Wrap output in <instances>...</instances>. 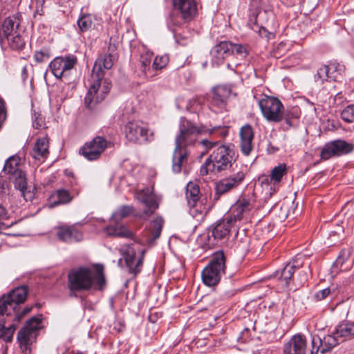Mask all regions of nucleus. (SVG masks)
Segmentation results:
<instances>
[{"mask_svg": "<svg viewBox=\"0 0 354 354\" xmlns=\"http://www.w3.org/2000/svg\"><path fill=\"white\" fill-rule=\"evenodd\" d=\"M209 133H216L221 138L228 134V130L224 127H215L207 129L182 117L179 122V132L175 138V148L172 155L171 169L174 173H180L187 162L190 151L189 147L194 146L200 135Z\"/></svg>", "mask_w": 354, "mask_h": 354, "instance_id": "f257e3e1", "label": "nucleus"}, {"mask_svg": "<svg viewBox=\"0 0 354 354\" xmlns=\"http://www.w3.org/2000/svg\"><path fill=\"white\" fill-rule=\"evenodd\" d=\"M68 286L71 295L74 292L102 291L106 287L104 266L95 264L72 268L68 273Z\"/></svg>", "mask_w": 354, "mask_h": 354, "instance_id": "f03ea898", "label": "nucleus"}, {"mask_svg": "<svg viewBox=\"0 0 354 354\" xmlns=\"http://www.w3.org/2000/svg\"><path fill=\"white\" fill-rule=\"evenodd\" d=\"M202 145L207 151L213 149L208 158L201 166V175H207L209 172L217 174L233 168L236 163L237 155L232 147L225 145H218V142L203 140Z\"/></svg>", "mask_w": 354, "mask_h": 354, "instance_id": "7ed1b4c3", "label": "nucleus"}, {"mask_svg": "<svg viewBox=\"0 0 354 354\" xmlns=\"http://www.w3.org/2000/svg\"><path fill=\"white\" fill-rule=\"evenodd\" d=\"M28 295V288L26 286H19L11 291L7 295H3L0 298V319H3L5 322L4 315L12 317V320L19 322L24 315L28 314L32 307L26 306L19 312L20 304H23Z\"/></svg>", "mask_w": 354, "mask_h": 354, "instance_id": "20e7f679", "label": "nucleus"}, {"mask_svg": "<svg viewBox=\"0 0 354 354\" xmlns=\"http://www.w3.org/2000/svg\"><path fill=\"white\" fill-rule=\"evenodd\" d=\"M226 268V257L223 251L214 252L208 264L201 272L203 283L209 287L216 286L225 274Z\"/></svg>", "mask_w": 354, "mask_h": 354, "instance_id": "39448f33", "label": "nucleus"}, {"mask_svg": "<svg viewBox=\"0 0 354 354\" xmlns=\"http://www.w3.org/2000/svg\"><path fill=\"white\" fill-rule=\"evenodd\" d=\"M111 88V82L103 77L91 76V86L84 98L85 106L93 109L103 101Z\"/></svg>", "mask_w": 354, "mask_h": 354, "instance_id": "423d86ee", "label": "nucleus"}, {"mask_svg": "<svg viewBox=\"0 0 354 354\" xmlns=\"http://www.w3.org/2000/svg\"><path fill=\"white\" fill-rule=\"evenodd\" d=\"M41 315L32 317L18 332L17 340L21 351L25 354L30 353V346L36 341L38 330L41 328Z\"/></svg>", "mask_w": 354, "mask_h": 354, "instance_id": "0eeeda50", "label": "nucleus"}, {"mask_svg": "<svg viewBox=\"0 0 354 354\" xmlns=\"http://www.w3.org/2000/svg\"><path fill=\"white\" fill-rule=\"evenodd\" d=\"M125 137L129 142L142 145L150 142L154 139L153 131L148 124L142 121H130L124 129Z\"/></svg>", "mask_w": 354, "mask_h": 354, "instance_id": "6e6552de", "label": "nucleus"}, {"mask_svg": "<svg viewBox=\"0 0 354 354\" xmlns=\"http://www.w3.org/2000/svg\"><path fill=\"white\" fill-rule=\"evenodd\" d=\"M186 198L190 207V213L196 216L198 214H205L209 206L207 202L210 196H203L200 194L199 186L193 182L187 183L186 187Z\"/></svg>", "mask_w": 354, "mask_h": 354, "instance_id": "1a4fd4ad", "label": "nucleus"}, {"mask_svg": "<svg viewBox=\"0 0 354 354\" xmlns=\"http://www.w3.org/2000/svg\"><path fill=\"white\" fill-rule=\"evenodd\" d=\"M258 104L263 116L269 122H279L283 119L284 106L275 97L265 95Z\"/></svg>", "mask_w": 354, "mask_h": 354, "instance_id": "9d476101", "label": "nucleus"}, {"mask_svg": "<svg viewBox=\"0 0 354 354\" xmlns=\"http://www.w3.org/2000/svg\"><path fill=\"white\" fill-rule=\"evenodd\" d=\"M108 143L104 137L96 136L80 148L79 154L87 160H97L107 148Z\"/></svg>", "mask_w": 354, "mask_h": 354, "instance_id": "9b49d317", "label": "nucleus"}, {"mask_svg": "<svg viewBox=\"0 0 354 354\" xmlns=\"http://www.w3.org/2000/svg\"><path fill=\"white\" fill-rule=\"evenodd\" d=\"M354 151V145L344 140H335L326 143L320 156L323 160H328L333 156H341Z\"/></svg>", "mask_w": 354, "mask_h": 354, "instance_id": "f8f14e48", "label": "nucleus"}, {"mask_svg": "<svg viewBox=\"0 0 354 354\" xmlns=\"http://www.w3.org/2000/svg\"><path fill=\"white\" fill-rule=\"evenodd\" d=\"M232 93L227 86L218 85L212 89V96L209 102V108L216 113L226 111L227 100Z\"/></svg>", "mask_w": 354, "mask_h": 354, "instance_id": "ddd939ff", "label": "nucleus"}, {"mask_svg": "<svg viewBox=\"0 0 354 354\" xmlns=\"http://www.w3.org/2000/svg\"><path fill=\"white\" fill-rule=\"evenodd\" d=\"M255 199L253 196H244L241 197L231 207L229 218L235 223L241 221L248 214L255 205Z\"/></svg>", "mask_w": 354, "mask_h": 354, "instance_id": "4468645a", "label": "nucleus"}, {"mask_svg": "<svg viewBox=\"0 0 354 354\" xmlns=\"http://www.w3.org/2000/svg\"><path fill=\"white\" fill-rule=\"evenodd\" d=\"M122 250L129 272L134 274L140 272L142 266L145 251L139 250L137 253L136 249L131 245L124 246Z\"/></svg>", "mask_w": 354, "mask_h": 354, "instance_id": "2eb2a0df", "label": "nucleus"}, {"mask_svg": "<svg viewBox=\"0 0 354 354\" xmlns=\"http://www.w3.org/2000/svg\"><path fill=\"white\" fill-rule=\"evenodd\" d=\"M173 7L183 22L194 19L198 14V3L196 0H172Z\"/></svg>", "mask_w": 354, "mask_h": 354, "instance_id": "dca6fc26", "label": "nucleus"}, {"mask_svg": "<svg viewBox=\"0 0 354 354\" xmlns=\"http://www.w3.org/2000/svg\"><path fill=\"white\" fill-rule=\"evenodd\" d=\"M339 337V336L335 334V330L324 336L322 339L319 336H313L310 354H317L319 351L324 354L331 351L333 348L338 344V338Z\"/></svg>", "mask_w": 354, "mask_h": 354, "instance_id": "f3484780", "label": "nucleus"}, {"mask_svg": "<svg viewBox=\"0 0 354 354\" xmlns=\"http://www.w3.org/2000/svg\"><path fill=\"white\" fill-rule=\"evenodd\" d=\"M137 198L145 206L140 218L147 219L159 207V201L155 194L149 189H144L137 194Z\"/></svg>", "mask_w": 354, "mask_h": 354, "instance_id": "a211bd4d", "label": "nucleus"}, {"mask_svg": "<svg viewBox=\"0 0 354 354\" xmlns=\"http://www.w3.org/2000/svg\"><path fill=\"white\" fill-rule=\"evenodd\" d=\"M76 62L74 56L57 57L50 62L49 68L56 78L60 79L74 67Z\"/></svg>", "mask_w": 354, "mask_h": 354, "instance_id": "6ab92c4d", "label": "nucleus"}, {"mask_svg": "<svg viewBox=\"0 0 354 354\" xmlns=\"http://www.w3.org/2000/svg\"><path fill=\"white\" fill-rule=\"evenodd\" d=\"M211 62L214 66L223 64L225 59L233 56L232 43L230 41H222L215 45L210 51Z\"/></svg>", "mask_w": 354, "mask_h": 354, "instance_id": "aec40b11", "label": "nucleus"}, {"mask_svg": "<svg viewBox=\"0 0 354 354\" xmlns=\"http://www.w3.org/2000/svg\"><path fill=\"white\" fill-rule=\"evenodd\" d=\"M245 174L242 170L220 180L216 184V194L219 196L239 187L243 181Z\"/></svg>", "mask_w": 354, "mask_h": 354, "instance_id": "412c9836", "label": "nucleus"}, {"mask_svg": "<svg viewBox=\"0 0 354 354\" xmlns=\"http://www.w3.org/2000/svg\"><path fill=\"white\" fill-rule=\"evenodd\" d=\"M234 223L229 218L220 220L215 223L210 232L208 233V241L209 244L214 245V241L222 240L228 236L230 231Z\"/></svg>", "mask_w": 354, "mask_h": 354, "instance_id": "4be33fe9", "label": "nucleus"}, {"mask_svg": "<svg viewBox=\"0 0 354 354\" xmlns=\"http://www.w3.org/2000/svg\"><path fill=\"white\" fill-rule=\"evenodd\" d=\"M254 129L250 124H245L241 127L239 130V147L241 153L244 156H248L252 152L254 147Z\"/></svg>", "mask_w": 354, "mask_h": 354, "instance_id": "5701e85b", "label": "nucleus"}, {"mask_svg": "<svg viewBox=\"0 0 354 354\" xmlns=\"http://www.w3.org/2000/svg\"><path fill=\"white\" fill-rule=\"evenodd\" d=\"M56 234L59 240L68 243L79 242L83 239V233L76 225L58 227Z\"/></svg>", "mask_w": 354, "mask_h": 354, "instance_id": "b1692460", "label": "nucleus"}, {"mask_svg": "<svg viewBox=\"0 0 354 354\" xmlns=\"http://www.w3.org/2000/svg\"><path fill=\"white\" fill-rule=\"evenodd\" d=\"M306 339L300 334L293 335L283 346V354H306Z\"/></svg>", "mask_w": 354, "mask_h": 354, "instance_id": "393cba45", "label": "nucleus"}, {"mask_svg": "<svg viewBox=\"0 0 354 354\" xmlns=\"http://www.w3.org/2000/svg\"><path fill=\"white\" fill-rule=\"evenodd\" d=\"M114 63V57L111 54L100 55L95 62L91 75L93 77L104 78V71L112 68Z\"/></svg>", "mask_w": 354, "mask_h": 354, "instance_id": "a878e982", "label": "nucleus"}, {"mask_svg": "<svg viewBox=\"0 0 354 354\" xmlns=\"http://www.w3.org/2000/svg\"><path fill=\"white\" fill-rule=\"evenodd\" d=\"M30 155L34 159L41 162L47 158L49 155V138L47 135L36 139Z\"/></svg>", "mask_w": 354, "mask_h": 354, "instance_id": "bb28decb", "label": "nucleus"}, {"mask_svg": "<svg viewBox=\"0 0 354 354\" xmlns=\"http://www.w3.org/2000/svg\"><path fill=\"white\" fill-rule=\"evenodd\" d=\"M115 224H110L106 226L104 231L108 236L135 239V234L127 226L115 222Z\"/></svg>", "mask_w": 354, "mask_h": 354, "instance_id": "cd10ccee", "label": "nucleus"}, {"mask_svg": "<svg viewBox=\"0 0 354 354\" xmlns=\"http://www.w3.org/2000/svg\"><path fill=\"white\" fill-rule=\"evenodd\" d=\"M21 16L14 15L6 18L2 24L1 30L4 37L14 35L15 32H18L23 29L20 27Z\"/></svg>", "mask_w": 354, "mask_h": 354, "instance_id": "c85d7f7f", "label": "nucleus"}, {"mask_svg": "<svg viewBox=\"0 0 354 354\" xmlns=\"http://www.w3.org/2000/svg\"><path fill=\"white\" fill-rule=\"evenodd\" d=\"M10 179L13 181L15 187L20 192L21 196L24 197L25 201H28L32 199L33 194L27 190L26 174L23 171H18L16 175L11 176Z\"/></svg>", "mask_w": 354, "mask_h": 354, "instance_id": "c756f323", "label": "nucleus"}, {"mask_svg": "<svg viewBox=\"0 0 354 354\" xmlns=\"http://www.w3.org/2000/svg\"><path fill=\"white\" fill-rule=\"evenodd\" d=\"M163 225L164 219L160 216H157L155 219L150 222L145 232L146 241L149 243H151L160 237Z\"/></svg>", "mask_w": 354, "mask_h": 354, "instance_id": "7c9ffc66", "label": "nucleus"}, {"mask_svg": "<svg viewBox=\"0 0 354 354\" xmlns=\"http://www.w3.org/2000/svg\"><path fill=\"white\" fill-rule=\"evenodd\" d=\"M298 267L294 262H289L281 270H277L274 273V277L279 280L287 288L290 285L296 268Z\"/></svg>", "mask_w": 354, "mask_h": 354, "instance_id": "2f4dec72", "label": "nucleus"}, {"mask_svg": "<svg viewBox=\"0 0 354 354\" xmlns=\"http://www.w3.org/2000/svg\"><path fill=\"white\" fill-rule=\"evenodd\" d=\"M286 174L287 167L285 164H279L272 168L270 171L271 178H270V180H272L273 187H270V196H272L277 191L279 183Z\"/></svg>", "mask_w": 354, "mask_h": 354, "instance_id": "473e14b6", "label": "nucleus"}, {"mask_svg": "<svg viewBox=\"0 0 354 354\" xmlns=\"http://www.w3.org/2000/svg\"><path fill=\"white\" fill-rule=\"evenodd\" d=\"M71 200L72 197L68 190L57 189L49 197L48 206L53 208L61 204L68 203Z\"/></svg>", "mask_w": 354, "mask_h": 354, "instance_id": "72a5a7b5", "label": "nucleus"}, {"mask_svg": "<svg viewBox=\"0 0 354 354\" xmlns=\"http://www.w3.org/2000/svg\"><path fill=\"white\" fill-rule=\"evenodd\" d=\"M335 334L340 337H354V322H343L339 324L335 329Z\"/></svg>", "mask_w": 354, "mask_h": 354, "instance_id": "f704fd0d", "label": "nucleus"}, {"mask_svg": "<svg viewBox=\"0 0 354 354\" xmlns=\"http://www.w3.org/2000/svg\"><path fill=\"white\" fill-rule=\"evenodd\" d=\"M251 7H253L254 10L259 12V15L261 14V11H263L266 15V21L268 19L273 16L272 7L270 3V0H252L251 2Z\"/></svg>", "mask_w": 354, "mask_h": 354, "instance_id": "c9c22d12", "label": "nucleus"}, {"mask_svg": "<svg viewBox=\"0 0 354 354\" xmlns=\"http://www.w3.org/2000/svg\"><path fill=\"white\" fill-rule=\"evenodd\" d=\"M327 68L330 80L334 82L340 81L345 71L344 66L337 62H332L327 65Z\"/></svg>", "mask_w": 354, "mask_h": 354, "instance_id": "e433bc0d", "label": "nucleus"}, {"mask_svg": "<svg viewBox=\"0 0 354 354\" xmlns=\"http://www.w3.org/2000/svg\"><path fill=\"white\" fill-rule=\"evenodd\" d=\"M24 30L20 32H15L14 35H11L6 37L9 46L13 50H21L25 46V41L23 37Z\"/></svg>", "mask_w": 354, "mask_h": 354, "instance_id": "4c0bfd02", "label": "nucleus"}, {"mask_svg": "<svg viewBox=\"0 0 354 354\" xmlns=\"http://www.w3.org/2000/svg\"><path fill=\"white\" fill-rule=\"evenodd\" d=\"M249 19L248 21V26L255 32H258L260 35H263V32H266V30L262 26H259L257 24V17L259 15V12L254 10L253 7L250 6L249 10Z\"/></svg>", "mask_w": 354, "mask_h": 354, "instance_id": "58836bf2", "label": "nucleus"}, {"mask_svg": "<svg viewBox=\"0 0 354 354\" xmlns=\"http://www.w3.org/2000/svg\"><path fill=\"white\" fill-rule=\"evenodd\" d=\"M21 161L20 158L18 156H10L5 162L3 167L4 172L11 176L16 175L18 171H22L19 169V162Z\"/></svg>", "mask_w": 354, "mask_h": 354, "instance_id": "ea45409f", "label": "nucleus"}, {"mask_svg": "<svg viewBox=\"0 0 354 354\" xmlns=\"http://www.w3.org/2000/svg\"><path fill=\"white\" fill-rule=\"evenodd\" d=\"M16 327L14 324H10L6 326L3 319H0V340L2 339L6 342H11Z\"/></svg>", "mask_w": 354, "mask_h": 354, "instance_id": "a19ab883", "label": "nucleus"}, {"mask_svg": "<svg viewBox=\"0 0 354 354\" xmlns=\"http://www.w3.org/2000/svg\"><path fill=\"white\" fill-rule=\"evenodd\" d=\"M351 250L349 249H342L337 257L334 266L342 271H345L348 267H344V265L348 261L351 257Z\"/></svg>", "mask_w": 354, "mask_h": 354, "instance_id": "79ce46f5", "label": "nucleus"}, {"mask_svg": "<svg viewBox=\"0 0 354 354\" xmlns=\"http://www.w3.org/2000/svg\"><path fill=\"white\" fill-rule=\"evenodd\" d=\"M77 24L80 31L86 32L92 28L93 16L84 14L78 19Z\"/></svg>", "mask_w": 354, "mask_h": 354, "instance_id": "37998d69", "label": "nucleus"}, {"mask_svg": "<svg viewBox=\"0 0 354 354\" xmlns=\"http://www.w3.org/2000/svg\"><path fill=\"white\" fill-rule=\"evenodd\" d=\"M133 211V208L131 206L124 205L117 209L111 216V219L114 222H118L122 218L130 215Z\"/></svg>", "mask_w": 354, "mask_h": 354, "instance_id": "c03bdc74", "label": "nucleus"}, {"mask_svg": "<svg viewBox=\"0 0 354 354\" xmlns=\"http://www.w3.org/2000/svg\"><path fill=\"white\" fill-rule=\"evenodd\" d=\"M315 80L321 84L325 82H331L327 65L322 66L318 68L317 73L315 75Z\"/></svg>", "mask_w": 354, "mask_h": 354, "instance_id": "a18cd8bd", "label": "nucleus"}, {"mask_svg": "<svg viewBox=\"0 0 354 354\" xmlns=\"http://www.w3.org/2000/svg\"><path fill=\"white\" fill-rule=\"evenodd\" d=\"M153 59V54L151 52H146L141 55L140 63L143 73H147L150 70L151 61Z\"/></svg>", "mask_w": 354, "mask_h": 354, "instance_id": "49530a36", "label": "nucleus"}, {"mask_svg": "<svg viewBox=\"0 0 354 354\" xmlns=\"http://www.w3.org/2000/svg\"><path fill=\"white\" fill-rule=\"evenodd\" d=\"M51 56L48 48H44L40 50L36 51L34 54V59L37 63H43L47 62Z\"/></svg>", "mask_w": 354, "mask_h": 354, "instance_id": "de8ad7c7", "label": "nucleus"}, {"mask_svg": "<svg viewBox=\"0 0 354 354\" xmlns=\"http://www.w3.org/2000/svg\"><path fill=\"white\" fill-rule=\"evenodd\" d=\"M341 118L347 122H354V105L348 106L341 113Z\"/></svg>", "mask_w": 354, "mask_h": 354, "instance_id": "09e8293b", "label": "nucleus"}, {"mask_svg": "<svg viewBox=\"0 0 354 354\" xmlns=\"http://www.w3.org/2000/svg\"><path fill=\"white\" fill-rule=\"evenodd\" d=\"M169 58L167 56H157L153 59L152 64V68L154 70H159L164 68L168 63Z\"/></svg>", "mask_w": 354, "mask_h": 354, "instance_id": "8fccbe9b", "label": "nucleus"}, {"mask_svg": "<svg viewBox=\"0 0 354 354\" xmlns=\"http://www.w3.org/2000/svg\"><path fill=\"white\" fill-rule=\"evenodd\" d=\"M45 3L44 0H31L30 8L35 9V15L40 16L44 15L43 6Z\"/></svg>", "mask_w": 354, "mask_h": 354, "instance_id": "3c124183", "label": "nucleus"}, {"mask_svg": "<svg viewBox=\"0 0 354 354\" xmlns=\"http://www.w3.org/2000/svg\"><path fill=\"white\" fill-rule=\"evenodd\" d=\"M299 117L298 113L297 110L292 109L288 110L286 112L283 111V119L286 124L288 125H292V120L294 118H297Z\"/></svg>", "mask_w": 354, "mask_h": 354, "instance_id": "603ef678", "label": "nucleus"}, {"mask_svg": "<svg viewBox=\"0 0 354 354\" xmlns=\"http://www.w3.org/2000/svg\"><path fill=\"white\" fill-rule=\"evenodd\" d=\"M32 127L35 129H40L44 125V118L39 113L34 112L32 114Z\"/></svg>", "mask_w": 354, "mask_h": 354, "instance_id": "864d4df0", "label": "nucleus"}, {"mask_svg": "<svg viewBox=\"0 0 354 354\" xmlns=\"http://www.w3.org/2000/svg\"><path fill=\"white\" fill-rule=\"evenodd\" d=\"M232 46H233V55L234 54H236V55H239L242 57H244L246 56L247 50H246V48L244 46L239 44H233L232 43Z\"/></svg>", "mask_w": 354, "mask_h": 354, "instance_id": "5fc2aeb1", "label": "nucleus"}, {"mask_svg": "<svg viewBox=\"0 0 354 354\" xmlns=\"http://www.w3.org/2000/svg\"><path fill=\"white\" fill-rule=\"evenodd\" d=\"M270 178H271L270 174V175L262 174L259 176L258 182L262 186L266 185V186H270V188L271 187H273L272 180H270Z\"/></svg>", "mask_w": 354, "mask_h": 354, "instance_id": "6e6d98bb", "label": "nucleus"}, {"mask_svg": "<svg viewBox=\"0 0 354 354\" xmlns=\"http://www.w3.org/2000/svg\"><path fill=\"white\" fill-rule=\"evenodd\" d=\"M330 292V290L328 288H326L315 292L314 297L315 300L321 301L326 298L329 295Z\"/></svg>", "mask_w": 354, "mask_h": 354, "instance_id": "4d7b16f0", "label": "nucleus"}, {"mask_svg": "<svg viewBox=\"0 0 354 354\" xmlns=\"http://www.w3.org/2000/svg\"><path fill=\"white\" fill-rule=\"evenodd\" d=\"M8 218V212L4 206L0 203V220L6 219Z\"/></svg>", "mask_w": 354, "mask_h": 354, "instance_id": "13d9d810", "label": "nucleus"}, {"mask_svg": "<svg viewBox=\"0 0 354 354\" xmlns=\"http://www.w3.org/2000/svg\"><path fill=\"white\" fill-rule=\"evenodd\" d=\"M268 150L269 151H272V152H275V151H278V150H279V149H278L277 147H272V146H271V145H270V146L268 148Z\"/></svg>", "mask_w": 354, "mask_h": 354, "instance_id": "bf43d9fd", "label": "nucleus"}, {"mask_svg": "<svg viewBox=\"0 0 354 354\" xmlns=\"http://www.w3.org/2000/svg\"><path fill=\"white\" fill-rule=\"evenodd\" d=\"M8 227V225H6L4 223H0V230L7 228Z\"/></svg>", "mask_w": 354, "mask_h": 354, "instance_id": "052dcab7", "label": "nucleus"}, {"mask_svg": "<svg viewBox=\"0 0 354 354\" xmlns=\"http://www.w3.org/2000/svg\"><path fill=\"white\" fill-rule=\"evenodd\" d=\"M302 277H303V280L304 281H306V279H307L306 274L304 273V274H302Z\"/></svg>", "mask_w": 354, "mask_h": 354, "instance_id": "680f3d73", "label": "nucleus"}, {"mask_svg": "<svg viewBox=\"0 0 354 354\" xmlns=\"http://www.w3.org/2000/svg\"><path fill=\"white\" fill-rule=\"evenodd\" d=\"M175 24H176V25H177V26H179V25L180 24V22H178H178H176V23H175Z\"/></svg>", "mask_w": 354, "mask_h": 354, "instance_id": "e2e57ef3", "label": "nucleus"}, {"mask_svg": "<svg viewBox=\"0 0 354 354\" xmlns=\"http://www.w3.org/2000/svg\"><path fill=\"white\" fill-rule=\"evenodd\" d=\"M227 68H230V64H227Z\"/></svg>", "mask_w": 354, "mask_h": 354, "instance_id": "0e129e2a", "label": "nucleus"}]
</instances>
